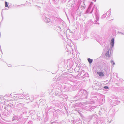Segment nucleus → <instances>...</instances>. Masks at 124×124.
<instances>
[{
  "label": "nucleus",
  "mask_w": 124,
  "mask_h": 124,
  "mask_svg": "<svg viewBox=\"0 0 124 124\" xmlns=\"http://www.w3.org/2000/svg\"><path fill=\"white\" fill-rule=\"evenodd\" d=\"M87 91L84 90L82 89L78 91V92L77 94L75 96L74 98V99H76V98L78 97V99L76 100H78L79 98L80 97H82V98L87 99Z\"/></svg>",
  "instance_id": "obj_1"
},
{
  "label": "nucleus",
  "mask_w": 124,
  "mask_h": 124,
  "mask_svg": "<svg viewBox=\"0 0 124 124\" xmlns=\"http://www.w3.org/2000/svg\"><path fill=\"white\" fill-rule=\"evenodd\" d=\"M4 109L5 110L3 113L5 116H7L10 114L12 112V108L9 105L5 106Z\"/></svg>",
  "instance_id": "obj_2"
},
{
  "label": "nucleus",
  "mask_w": 124,
  "mask_h": 124,
  "mask_svg": "<svg viewBox=\"0 0 124 124\" xmlns=\"http://www.w3.org/2000/svg\"><path fill=\"white\" fill-rule=\"evenodd\" d=\"M68 85L69 88V91H70L75 90L77 86V84L75 83H72L71 84H69Z\"/></svg>",
  "instance_id": "obj_3"
},
{
  "label": "nucleus",
  "mask_w": 124,
  "mask_h": 124,
  "mask_svg": "<svg viewBox=\"0 0 124 124\" xmlns=\"http://www.w3.org/2000/svg\"><path fill=\"white\" fill-rule=\"evenodd\" d=\"M18 103L17 105L16 106L17 109L19 110H22L24 109V104L23 103H20V101H18Z\"/></svg>",
  "instance_id": "obj_4"
},
{
  "label": "nucleus",
  "mask_w": 124,
  "mask_h": 124,
  "mask_svg": "<svg viewBox=\"0 0 124 124\" xmlns=\"http://www.w3.org/2000/svg\"><path fill=\"white\" fill-rule=\"evenodd\" d=\"M22 119L21 116H18L17 115L14 114L13 116L12 119L13 121L14 120H17L20 121L21 120V119Z\"/></svg>",
  "instance_id": "obj_5"
},
{
  "label": "nucleus",
  "mask_w": 124,
  "mask_h": 124,
  "mask_svg": "<svg viewBox=\"0 0 124 124\" xmlns=\"http://www.w3.org/2000/svg\"><path fill=\"white\" fill-rule=\"evenodd\" d=\"M52 86L53 89L58 90V88H59V89L60 88L59 86H60L61 85L59 84H55L52 85Z\"/></svg>",
  "instance_id": "obj_6"
},
{
  "label": "nucleus",
  "mask_w": 124,
  "mask_h": 124,
  "mask_svg": "<svg viewBox=\"0 0 124 124\" xmlns=\"http://www.w3.org/2000/svg\"><path fill=\"white\" fill-rule=\"evenodd\" d=\"M92 99L91 100H92V102H93V103H95L96 101L98 100V98L97 96H91Z\"/></svg>",
  "instance_id": "obj_7"
},
{
  "label": "nucleus",
  "mask_w": 124,
  "mask_h": 124,
  "mask_svg": "<svg viewBox=\"0 0 124 124\" xmlns=\"http://www.w3.org/2000/svg\"><path fill=\"white\" fill-rule=\"evenodd\" d=\"M110 44V47L111 49L113 47L114 45V39L113 38L112 39L111 41Z\"/></svg>",
  "instance_id": "obj_8"
},
{
  "label": "nucleus",
  "mask_w": 124,
  "mask_h": 124,
  "mask_svg": "<svg viewBox=\"0 0 124 124\" xmlns=\"http://www.w3.org/2000/svg\"><path fill=\"white\" fill-rule=\"evenodd\" d=\"M85 72L84 70H82L78 73V76H80V77H82V76L84 75Z\"/></svg>",
  "instance_id": "obj_9"
},
{
  "label": "nucleus",
  "mask_w": 124,
  "mask_h": 124,
  "mask_svg": "<svg viewBox=\"0 0 124 124\" xmlns=\"http://www.w3.org/2000/svg\"><path fill=\"white\" fill-rule=\"evenodd\" d=\"M58 88V91L57 96H61V95L62 94V92L59 89V88Z\"/></svg>",
  "instance_id": "obj_10"
},
{
  "label": "nucleus",
  "mask_w": 124,
  "mask_h": 124,
  "mask_svg": "<svg viewBox=\"0 0 124 124\" xmlns=\"http://www.w3.org/2000/svg\"><path fill=\"white\" fill-rule=\"evenodd\" d=\"M97 73L100 76L102 77L104 76L103 72L98 71L97 72Z\"/></svg>",
  "instance_id": "obj_11"
},
{
  "label": "nucleus",
  "mask_w": 124,
  "mask_h": 124,
  "mask_svg": "<svg viewBox=\"0 0 124 124\" xmlns=\"http://www.w3.org/2000/svg\"><path fill=\"white\" fill-rule=\"evenodd\" d=\"M15 105V102L14 101L12 102V103L9 104V106L12 108V107H14Z\"/></svg>",
  "instance_id": "obj_12"
},
{
  "label": "nucleus",
  "mask_w": 124,
  "mask_h": 124,
  "mask_svg": "<svg viewBox=\"0 0 124 124\" xmlns=\"http://www.w3.org/2000/svg\"><path fill=\"white\" fill-rule=\"evenodd\" d=\"M88 74L85 72L84 75L82 76V77L84 78L86 77H88Z\"/></svg>",
  "instance_id": "obj_13"
},
{
  "label": "nucleus",
  "mask_w": 124,
  "mask_h": 124,
  "mask_svg": "<svg viewBox=\"0 0 124 124\" xmlns=\"http://www.w3.org/2000/svg\"><path fill=\"white\" fill-rule=\"evenodd\" d=\"M70 64L69 65V67L70 68H71L73 65V62L72 61H71L70 62Z\"/></svg>",
  "instance_id": "obj_14"
},
{
  "label": "nucleus",
  "mask_w": 124,
  "mask_h": 124,
  "mask_svg": "<svg viewBox=\"0 0 124 124\" xmlns=\"http://www.w3.org/2000/svg\"><path fill=\"white\" fill-rule=\"evenodd\" d=\"M114 104L118 105L120 103V101H113Z\"/></svg>",
  "instance_id": "obj_15"
},
{
  "label": "nucleus",
  "mask_w": 124,
  "mask_h": 124,
  "mask_svg": "<svg viewBox=\"0 0 124 124\" xmlns=\"http://www.w3.org/2000/svg\"><path fill=\"white\" fill-rule=\"evenodd\" d=\"M109 49L106 53L105 55L107 57H109L110 56V55L109 54Z\"/></svg>",
  "instance_id": "obj_16"
},
{
  "label": "nucleus",
  "mask_w": 124,
  "mask_h": 124,
  "mask_svg": "<svg viewBox=\"0 0 124 124\" xmlns=\"http://www.w3.org/2000/svg\"><path fill=\"white\" fill-rule=\"evenodd\" d=\"M59 34H60L61 36H63V34L64 35L65 33V31H60V32H58Z\"/></svg>",
  "instance_id": "obj_17"
},
{
  "label": "nucleus",
  "mask_w": 124,
  "mask_h": 124,
  "mask_svg": "<svg viewBox=\"0 0 124 124\" xmlns=\"http://www.w3.org/2000/svg\"><path fill=\"white\" fill-rule=\"evenodd\" d=\"M87 60L89 64H90L93 61V60L90 59V58H88L87 59Z\"/></svg>",
  "instance_id": "obj_18"
},
{
  "label": "nucleus",
  "mask_w": 124,
  "mask_h": 124,
  "mask_svg": "<svg viewBox=\"0 0 124 124\" xmlns=\"http://www.w3.org/2000/svg\"><path fill=\"white\" fill-rule=\"evenodd\" d=\"M66 80V79L64 78L61 79L60 80V82L61 83H63L64 82V81Z\"/></svg>",
  "instance_id": "obj_19"
},
{
  "label": "nucleus",
  "mask_w": 124,
  "mask_h": 124,
  "mask_svg": "<svg viewBox=\"0 0 124 124\" xmlns=\"http://www.w3.org/2000/svg\"><path fill=\"white\" fill-rule=\"evenodd\" d=\"M64 89L66 90L69 91V88L68 86V85L65 86Z\"/></svg>",
  "instance_id": "obj_20"
},
{
  "label": "nucleus",
  "mask_w": 124,
  "mask_h": 124,
  "mask_svg": "<svg viewBox=\"0 0 124 124\" xmlns=\"http://www.w3.org/2000/svg\"><path fill=\"white\" fill-rule=\"evenodd\" d=\"M82 33H83L82 34L85 37H86V31H82Z\"/></svg>",
  "instance_id": "obj_21"
},
{
  "label": "nucleus",
  "mask_w": 124,
  "mask_h": 124,
  "mask_svg": "<svg viewBox=\"0 0 124 124\" xmlns=\"http://www.w3.org/2000/svg\"><path fill=\"white\" fill-rule=\"evenodd\" d=\"M34 96L32 95L31 96V98H28L31 101L32 100H34Z\"/></svg>",
  "instance_id": "obj_22"
},
{
  "label": "nucleus",
  "mask_w": 124,
  "mask_h": 124,
  "mask_svg": "<svg viewBox=\"0 0 124 124\" xmlns=\"http://www.w3.org/2000/svg\"><path fill=\"white\" fill-rule=\"evenodd\" d=\"M58 91H55L54 92V94L56 96H57V94H58Z\"/></svg>",
  "instance_id": "obj_23"
},
{
  "label": "nucleus",
  "mask_w": 124,
  "mask_h": 124,
  "mask_svg": "<svg viewBox=\"0 0 124 124\" xmlns=\"http://www.w3.org/2000/svg\"><path fill=\"white\" fill-rule=\"evenodd\" d=\"M124 31L123 32H120L118 31V34H122V35H124Z\"/></svg>",
  "instance_id": "obj_24"
},
{
  "label": "nucleus",
  "mask_w": 124,
  "mask_h": 124,
  "mask_svg": "<svg viewBox=\"0 0 124 124\" xmlns=\"http://www.w3.org/2000/svg\"><path fill=\"white\" fill-rule=\"evenodd\" d=\"M111 63L113 65H115V62H114L113 61V60H111ZM113 66H114L113 65Z\"/></svg>",
  "instance_id": "obj_25"
},
{
  "label": "nucleus",
  "mask_w": 124,
  "mask_h": 124,
  "mask_svg": "<svg viewBox=\"0 0 124 124\" xmlns=\"http://www.w3.org/2000/svg\"><path fill=\"white\" fill-rule=\"evenodd\" d=\"M22 94L25 97L26 94V93L25 92H23L22 93Z\"/></svg>",
  "instance_id": "obj_26"
},
{
  "label": "nucleus",
  "mask_w": 124,
  "mask_h": 124,
  "mask_svg": "<svg viewBox=\"0 0 124 124\" xmlns=\"http://www.w3.org/2000/svg\"><path fill=\"white\" fill-rule=\"evenodd\" d=\"M103 88L105 89H108L109 88L108 86H105Z\"/></svg>",
  "instance_id": "obj_27"
},
{
  "label": "nucleus",
  "mask_w": 124,
  "mask_h": 124,
  "mask_svg": "<svg viewBox=\"0 0 124 124\" xmlns=\"http://www.w3.org/2000/svg\"><path fill=\"white\" fill-rule=\"evenodd\" d=\"M5 7H8V3L7 2H5Z\"/></svg>",
  "instance_id": "obj_28"
},
{
  "label": "nucleus",
  "mask_w": 124,
  "mask_h": 124,
  "mask_svg": "<svg viewBox=\"0 0 124 124\" xmlns=\"http://www.w3.org/2000/svg\"><path fill=\"white\" fill-rule=\"evenodd\" d=\"M112 121V119L110 120V119H108V122L109 123H110Z\"/></svg>",
  "instance_id": "obj_29"
},
{
  "label": "nucleus",
  "mask_w": 124,
  "mask_h": 124,
  "mask_svg": "<svg viewBox=\"0 0 124 124\" xmlns=\"http://www.w3.org/2000/svg\"><path fill=\"white\" fill-rule=\"evenodd\" d=\"M99 112L101 113V114L103 112L102 110H101V109L99 111Z\"/></svg>",
  "instance_id": "obj_30"
},
{
  "label": "nucleus",
  "mask_w": 124,
  "mask_h": 124,
  "mask_svg": "<svg viewBox=\"0 0 124 124\" xmlns=\"http://www.w3.org/2000/svg\"><path fill=\"white\" fill-rule=\"evenodd\" d=\"M32 121H29L28 123L27 124H31Z\"/></svg>",
  "instance_id": "obj_31"
},
{
  "label": "nucleus",
  "mask_w": 124,
  "mask_h": 124,
  "mask_svg": "<svg viewBox=\"0 0 124 124\" xmlns=\"http://www.w3.org/2000/svg\"><path fill=\"white\" fill-rule=\"evenodd\" d=\"M100 109L101 110H102L103 111L104 110H105L104 108H102V107L101 108H100Z\"/></svg>",
  "instance_id": "obj_32"
},
{
  "label": "nucleus",
  "mask_w": 124,
  "mask_h": 124,
  "mask_svg": "<svg viewBox=\"0 0 124 124\" xmlns=\"http://www.w3.org/2000/svg\"><path fill=\"white\" fill-rule=\"evenodd\" d=\"M29 95L28 94H26V96H25V97L26 98H27V97H29Z\"/></svg>",
  "instance_id": "obj_33"
},
{
  "label": "nucleus",
  "mask_w": 124,
  "mask_h": 124,
  "mask_svg": "<svg viewBox=\"0 0 124 124\" xmlns=\"http://www.w3.org/2000/svg\"><path fill=\"white\" fill-rule=\"evenodd\" d=\"M8 96L9 97H11V94H10V95H9V96Z\"/></svg>",
  "instance_id": "obj_34"
},
{
  "label": "nucleus",
  "mask_w": 124,
  "mask_h": 124,
  "mask_svg": "<svg viewBox=\"0 0 124 124\" xmlns=\"http://www.w3.org/2000/svg\"><path fill=\"white\" fill-rule=\"evenodd\" d=\"M11 65L10 64L9 65H8V66L9 67H11Z\"/></svg>",
  "instance_id": "obj_35"
},
{
  "label": "nucleus",
  "mask_w": 124,
  "mask_h": 124,
  "mask_svg": "<svg viewBox=\"0 0 124 124\" xmlns=\"http://www.w3.org/2000/svg\"><path fill=\"white\" fill-rule=\"evenodd\" d=\"M0 51H1V52L2 53V50H1V49H0Z\"/></svg>",
  "instance_id": "obj_36"
},
{
  "label": "nucleus",
  "mask_w": 124,
  "mask_h": 124,
  "mask_svg": "<svg viewBox=\"0 0 124 124\" xmlns=\"http://www.w3.org/2000/svg\"><path fill=\"white\" fill-rule=\"evenodd\" d=\"M0 51H1V52L2 53V50H1V49H0Z\"/></svg>",
  "instance_id": "obj_37"
},
{
  "label": "nucleus",
  "mask_w": 124,
  "mask_h": 124,
  "mask_svg": "<svg viewBox=\"0 0 124 124\" xmlns=\"http://www.w3.org/2000/svg\"><path fill=\"white\" fill-rule=\"evenodd\" d=\"M70 33H73V32L72 31H71V32H70Z\"/></svg>",
  "instance_id": "obj_38"
},
{
  "label": "nucleus",
  "mask_w": 124,
  "mask_h": 124,
  "mask_svg": "<svg viewBox=\"0 0 124 124\" xmlns=\"http://www.w3.org/2000/svg\"><path fill=\"white\" fill-rule=\"evenodd\" d=\"M1 49V47L0 46V49Z\"/></svg>",
  "instance_id": "obj_39"
},
{
  "label": "nucleus",
  "mask_w": 124,
  "mask_h": 124,
  "mask_svg": "<svg viewBox=\"0 0 124 124\" xmlns=\"http://www.w3.org/2000/svg\"><path fill=\"white\" fill-rule=\"evenodd\" d=\"M98 114H99V115H101V114H100V113H99Z\"/></svg>",
  "instance_id": "obj_40"
}]
</instances>
